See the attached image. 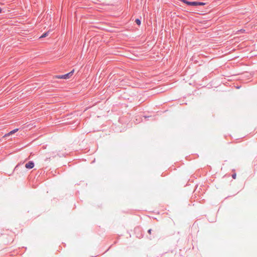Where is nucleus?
<instances>
[{
    "instance_id": "1",
    "label": "nucleus",
    "mask_w": 257,
    "mask_h": 257,
    "mask_svg": "<svg viewBox=\"0 0 257 257\" xmlns=\"http://www.w3.org/2000/svg\"><path fill=\"white\" fill-rule=\"evenodd\" d=\"M74 70H73L72 71H71L70 72L67 73V74H66L65 75H60L59 76L57 77V78H60V79H68L70 78V76H71L74 72Z\"/></svg>"
},
{
    "instance_id": "2",
    "label": "nucleus",
    "mask_w": 257,
    "mask_h": 257,
    "mask_svg": "<svg viewBox=\"0 0 257 257\" xmlns=\"http://www.w3.org/2000/svg\"><path fill=\"white\" fill-rule=\"evenodd\" d=\"M34 163L32 161H29L28 163H26L25 165V167L27 169H31L34 168Z\"/></svg>"
},
{
    "instance_id": "3",
    "label": "nucleus",
    "mask_w": 257,
    "mask_h": 257,
    "mask_svg": "<svg viewBox=\"0 0 257 257\" xmlns=\"http://www.w3.org/2000/svg\"><path fill=\"white\" fill-rule=\"evenodd\" d=\"M18 131V128H16L15 130H14L12 131H11L10 133L6 134L5 136H4V137H8L11 135H13L14 134V133H15L16 132H17Z\"/></svg>"
},
{
    "instance_id": "4",
    "label": "nucleus",
    "mask_w": 257,
    "mask_h": 257,
    "mask_svg": "<svg viewBox=\"0 0 257 257\" xmlns=\"http://www.w3.org/2000/svg\"><path fill=\"white\" fill-rule=\"evenodd\" d=\"M18 131V128H16L15 130H14L12 131H11L10 133L6 134L5 136H4V137H8L11 135H13L14 134V133H15L16 132H17Z\"/></svg>"
},
{
    "instance_id": "5",
    "label": "nucleus",
    "mask_w": 257,
    "mask_h": 257,
    "mask_svg": "<svg viewBox=\"0 0 257 257\" xmlns=\"http://www.w3.org/2000/svg\"><path fill=\"white\" fill-rule=\"evenodd\" d=\"M18 131V128H16L15 130H14L12 131H11L10 133L6 134L5 136H4V137H8L11 135H13L14 134V133H15L16 132H17Z\"/></svg>"
},
{
    "instance_id": "6",
    "label": "nucleus",
    "mask_w": 257,
    "mask_h": 257,
    "mask_svg": "<svg viewBox=\"0 0 257 257\" xmlns=\"http://www.w3.org/2000/svg\"><path fill=\"white\" fill-rule=\"evenodd\" d=\"M187 5H190V6H196V2H188L187 3Z\"/></svg>"
},
{
    "instance_id": "7",
    "label": "nucleus",
    "mask_w": 257,
    "mask_h": 257,
    "mask_svg": "<svg viewBox=\"0 0 257 257\" xmlns=\"http://www.w3.org/2000/svg\"><path fill=\"white\" fill-rule=\"evenodd\" d=\"M196 6H203L205 4L204 3H202V2H196Z\"/></svg>"
},
{
    "instance_id": "8",
    "label": "nucleus",
    "mask_w": 257,
    "mask_h": 257,
    "mask_svg": "<svg viewBox=\"0 0 257 257\" xmlns=\"http://www.w3.org/2000/svg\"><path fill=\"white\" fill-rule=\"evenodd\" d=\"M135 22L138 25H141V21L139 19H136Z\"/></svg>"
},
{
    "instance_id": "9",
    "label": "nucleus",
    "mask_w": 257,
    "mask_h": 257,
    "mask_svg": "<svg viewBox=\"0 0 257 257\" xmlns=\"http://www.w3.org/2000/svg\"><path fill=\"white\" fill-rule=\"evenodd\" d=\"M48 35V32L44 33L43 35H42L40 38H44L46 37Z\"/></svg>"
},
{
    "instance_id": "10",
    "label": "nucleus",
    "mask_w": 257,
    "mask_h": 257,
    "mask_svg": "<svg viewBox=\"0 0 257 257\" xmlns=\"http://www.w3.org/2000/svg\"><path fill=\"white\" fill-rule=\"evenodd\" d=\"M181 1H182V2L186 4H187V3H188V1H187L186 0H181Z\"/></svg>"
},
{
    "instance_id": "11",
    "label": "nucleus",
    "mask_w": 257,
    "mask_h": 257,
    "mask_svg": "<svg viewBox=\"0 0 257 257\" xmlns=\"http://www.w3.org/2000/svg\"><path fill=\"white\" fill-rule=\"evenodd\" d=\"M232 178H233V179H235V178H236V174H233V175H232Z\"/></svg>"
},
{
    "instance_id": "12",
    "label": "nucleus",
    "mask_w": 257,
    "mask_h": 257,
    "mask_svg": "<svg viewBox=\"0 0 257 257\" xmlns=\"http://www.w3.org/2000/svg\"><path fill=\"white\" fill-rule=\"evenodd\" d=\"M148 232H149L150 234H151V229H149V230H148Z\"/></svg>"
},
{
    "instance_id": "13",
    "label": "nucleus",
    "mask_w": 257,
    "mask_h": 257,
    "mask_svg": "<svg viewBox=\"0 0 257 257\" xmlns=\"http://www.w3.org/2000/svg\"><path fill=\"white\" fill-rule=\"evenodd\" d=\"M1 11H2V10L0 9V13L1 12Z\"/></svg>"
}]
</instances>
